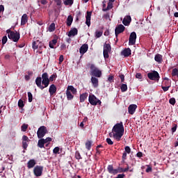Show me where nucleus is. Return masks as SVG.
<instances>
[{"label":"nucleus","mask_w":178,"mask_h":178,"mask_svg":"<svg viewBox=\"0 0 178 178\" xmlns=\"http://www.w3.org/2000/svg\"><path fill=\"white\" fill-rule=\"evenodd\" d=\"M120 90H121L122 92H126V91H127V85L122 83L120 87Z\"/></svg>","instance_id":"f704fd0d"},{"label":"nucleus","mask_w":178,"mask_h":178,"mask_svg":"<svg viewBox=\"0 0 178 178\" xmlns=\"http://www.w3.org/2000/svg\"><path fill=\"white\" fill-rule=\"evenodd\" d=\"M60 148L59 147H56L54 149H53V153H54L56 155L58 154H60L59 151H60Z\"/></svg>","instance_id":"a18cd8bd"},{"label":"nucleus","mask_w":178,"mask_h":178,"mask_svg":"<svg viewBox=\"0 0 178 178\" xmlns=\"http://www.w3.org/2000/svg\"><path fill=\"white\" fill-rule=\"evenodd\" d=\"M91 83L95 88H97L99 86L98 79H97L95 76L91 77Z\"/></svg>","instance_id":"4be33fe9"},{"label":"nucleus","mask_w":178,"mask_h":178,"mask_svg":"<svg viewBox=\"0 0 178 178\" xmlns=\"http://www.w3.org/2000/svg\"><path fill=\"white\" fill-rule=\"evenodd\" d=\"M111 44L105 43L104 45V51H107L108 52H111Z\"/></svg>","instance_id":"72a5a7b5"},{"label":"nucleus","mask_w":178,"mask_h":178,"mask_svg":"<svg viewBox=\"0 0 178 178\" xmlns=\"http://www.w3.org/2000/svg\"><path fill=\"white\" fill-rule=\"evenodd\" d=\"M102 34H103V32L102 31H97L95 32V38H99L100 37H102Z\"/></svg>","instance_id":"a19ab883"},{"label":"nucleus","mask_w":178,"mask_h":178,"mask_svg":"<svg viewBox=\"0 0 178 178\" xmlns=\"http://www.w3.org/2000/svg\"><path fill=\"white\" fill-rule=\"evenodd\" d=\"M38 47L41 48V45H40V41L37 40V41L33 42L32 48L33 49H38Z\"/></svg>","instance_id":"bb28decb"},{"label":"nucleus","mask_w":178,"mask_h":178,"mask_svg":"<svg viewBox=\"0 0 178 178\" xmlns=\"http://www.w3.org/2000/svg\"><path fill=\"white\" fill-rule=\"evenodd\" d=\"M50 95H54L56 92V86L54 84H51L49 89Z\"/></svg>","instance_id":"5701e85b"},{"label":"nucleus","mask_w":178,"mask_h":178,"mask_svg":"<svg viewBox=\"0 0 178 178\" xmlns=\"http://www.w3.org/2000/svg\"><path fill=\"white\" fill-rule=\"evenodd\" d=\"M162 90L166 92V91L169 90V88H170V86H161Z\"/></svg>","instance_id":"603ef678"},{"label":"nucleus","mask_w":178,"mask_h":178,"mask_svg":"<svg viewBox=\"0 0 178 178\" xmlns=\"http://www.w3.org/2000/svg\"><path fill=\"white\" fill-rule=\"evenodd\" d=\"M44 144H47V143H51L52 141V138H47L46 139H44Z\"/></svg>","instance_id":"13d9d810"},{"label":"nucleus","mask_w":178,"mask_h":178,"mask_svg":"<svg viewBox=\"0 0 178 178\" xmlns=\"http://www.w3.org/2000/svg\"><path fill=\"white\" fill-rule=\"evenodd\" d=\"M125 29H126V27H124L123 24H119L118 26L115 27V36L118 37L119 34H122V33H123V31H124Z\"/></svg>","instance_id":"f8f14e48"},{"label":"nucleus","mask_w":178,"mask_h":178,"mask_svg":"<svg viewBox=\"0 0 178 178\" xmlns=\"http://www.w3.org/2000/svg\"><path fill=\"white\" fill-rule=\"evenodd\" d=\"M48 129H47V127L41 126L38 128L37 131L38 138H42L45 136V134H47Z\"/></svg>","instance_id":"39448f33"},{"label":"nucleus","mask_w":178,"mask_h":178,"mask_svg":"<svg viewBox=\"0 0 178 178\" xmlns=\"http://www.w3.org/2000/svg\"><path fill=\"white\" fill-rule=\"evenodd\" d=\"M120 79H121V83H124V75L121 74L119 76Z\"/></svg>","instance_id":"052dcab7"},{"label":"nucleus","mask_w":178,"mask_h":178,"mask_svg":"<svg viewBox=\"0 0 178 178\" xmlns=\"http://www.w3.org/2000/svg\"><path fill=\"white\" fill-rule=\"evenodd\" d=\"M79 34V30L76 28L72 29L68 33V37H74Z\"/></svg>","instance_id":"6ab92c4d"},{"label":"nucleus","mask_w":178,"mask_h":178,"mask_svg":"<svg viewBox=\"0 0 178 178\" xmlns=\"http://www.w3.org/2000/svg\"><path fill=\"white\" fill-rule=\"evenodd\" d=\"M29 129V124H23L21 127L22 131H26Z\"/></svg>","instance_id":"58836bf2"},{"label":"nucleus","mask_w":178,"mask_h":178,"mask_svg":"<svg viewBox=\"0 0 178 178\" xmlns=\"http://www.w3.org/2000/svg\"><path fill=\"white\" fill-rule=\"evenodd\" d=\"M106 141L108 145H113V141H112V139L107 138Z\"/></svg>","instance_id":"09e8293b"},{"label":"nucleus","mask_w":178,"mask_h":178,"mask_svg":"<svg viewBox=\"0 0 178 178\" xmlns=\"http://www.w3.org/2000/svg\"><path fill=\"white\" fill-rule=\"evenodd\" d=\"M63 55H60V57H59V64H61L62 62H63Z\"/></svg>","instance_id":"680f3d73"},{"label":"nucleus","mask_w":178,"mask_h":178,"mask_svg":"<svg viewBox=\"0 0 178 178\" xmlns=\"http://www.w3.org/2000/svg\"><path fill=\"white\" fill-rule=\"evenodd\" d=\"M67 90L71 91L74 95H76L77 94V89L74 88L73 86H69L67 88Z\"/></svg>","instance_id":"393cba45"},{"label":"nucleus","mask_w":178,"mask_h":178,"mask_svg":"<svg viewBox=\"0 0 178 178\" xmlns=\"http://www.w3.org/2000/svg\"><path fill=\"white\" fill-rule=\"evenodd\" d=\"M169 102L171 105H175L176 104V99L175 98H170Z\"/></svg>","instance_id":"3c124183"},{"label":"nucleus","mask_w":178,"mask_h":178,"mask_svg":"<svg viewBox=\"0 0 178 178\" xmlns=\"http://www.w3.org/2000/svg\"><path fill=\"white\" fill-rule=\"evenodd\" d=\"M85 145H86V149H88V151H90V149H91V147L92 146V141L91 140L86 141Z\"/></svg>","instance_id":"2f4dec72"},{"label":"nucleus","mask_w":178,"mask_h":178,"mask_svg":"<svg viewBox=\"0 0 178 178\" xmlns=\"http://www.w3.org/2000/svg\"><path fill=\"white\" fill-rule=\"evenodd\" d=\"M176 76L178 77V70L177 68H174L172 72V76L175 77Z\"/></svg>","instance_id":"4c0bfd02"},{"label":"nucleus","mask_w":178,"mask_h":178,"mask_svg":"<svg viewBox=\"0 0 178 178\" xmlns=\"http://www.w3.org/2000/svg\"><path fill=\"white\" fill-rule=\"evenodd\" d=\"M35 165H37V162L35 161V160L31 159L27 163V168H28V169H33V168H34V166H35Z\"/></svg>","instance_id":"a211bd4d"},{"label":"nucleus","mask_w":178,"mask_h":178,"mask_svg":"<svg viewBox=\"0 0 178 178\" xmlns=\"http://www.w3.org/2000/svg\"><path fill=\"white\" fill-rule=\"evenodd\" d=\"M29 144H30V140L29 136L24 135L22 136V148L24 149H27V147H29Z\"/></svg>","instance_id":"9d476101"},{"label":"nucleus","mask_w":178,"mask_h":178,"mask_svg":"<svg viewBox=\"0 0 178 178\" xmlns=\"http://www.w3.org/2000/svg\"><path fill=\"white\" fill-rule=\"evenodd\" d=\"M136 79H143V75H141V73H136Z\"/></svg>","instance_id":"bf43d9fd"},{"label":"nucleus","mask_w":178,"mask_h":178,"mask_svg":"<svg viewBox=\"0 0 178 178\" xmlns=\"http://www.w3.org/2000/svg\"><path fill=\"white\" fill-rule=\"evenodd\" d=\"M88 101L90 105H93L94 106H95V105H101V104H102V102H101V100L98 99L97 97H95V95H89Z\"/></svg>","instance_id":"0eeeda50"},{"label":"nucleus","mask_w":178,"mask_h":178,"mask_svg":"<svg viewBox=\"0 0 178 178\" xmlns=\"http://www.w3.org/2000/svg\"><path fill=\"white\" fill-rule=\"evenodd\" d=\"M75 158L76 159H83V158L81 157V155L80 154V152H75Z\"/></svg>","instance_id":"c03bdc74"},{"label":"nucleus","mask_w":178,"mask_h":178,"mask_svg":"<svg viewBox=\"0 0 178 178\" xmlns=\"http://www.w3.org/2000/svg\"><path fill=\"white\" fill-rule=\"evenodd\" d=\"M64 3L65 5H72L73 3V0H65Z\"/></svg>","instance_id":"8fccbe9b"},{"label":"nucleus","mask_w":178,"mask_h":178,"mask_svg":"<svg viewBox=\"0 0 178 178\" xmlns=\"http://www.w3.org/2000/svg\"><path fill=\"white\" fill-rule=\"evenodd\" d=\"M66 95L68 101H72V99L74 98V96L72 95V92H70V90H66Z\"/></svg>","instance_id":"c756f323"},{"label":"nucleus","mask_w":178,"mask_h":178,"mask_svg":"<svg viewBox=\"0 0 178 178\" xmlns=\"http://www.w3.org/2000/svg\"><path fill=\"white\" fill-rule=\"evenodd\" d=\"M91 15L92 13L90 11L87 12L86 16V24L88 25V27H90L91 26Z\"/></svg>","instance_id":"4468645a"},{"label":"nucleus","mask_w":178,"mask_h":178,"mask_svg":"<svg viewBox=\"0 0 178 178\" xmlns=\"http://www.w3.org/2000/svg\"><path fill=\"white\" fill-rule=\"evenodd\" d=\"M131 22V17L130 15H127L122 20L124 26H129Z\"/></svg>","instance_id":"dca6fc26"},{"label":"nucleus","mask_w":178,"mask_h":178,"mask_svg":"<svg viewBox=\"0 0 178 178\" xmlns=\"http://www.w3.org/2000/svg\"><path fill=\"white\" fill-rule=\"evenodd\" d=\"M87 97H88V93L87 92L81 94L79 96L80 102H84L87 99Z\"/></svg>","instance_id":"b1692460"},{"label":"nucleus","mask_w":178,"mask_h":178,"mask_svg":"<svg viewBox=\"0 0 178 178\" xmlns=\"http://www.w3.org/2000/svg\"><path fill=\"white\" fill-rule=\"evenodd\" d=\"M44 145H45L44 138H40V140L38 141V147L39 148H45V147Z\"/></svg>","instance_id":"a878e982"},{"label":"nucleus","mask_w":178,"mask_h":178,"mask_svg":"<svg viewBox=\"0 0 178 178\" xmlns=\"http://www.w3.org/2000/svg\"><path fill=\"white\" fill-rule=\"evenodd\" d=\"M57 6H60L62 5V0H54Z\"/></svg>","instance_id":"4d7b16f0"},{"label":"nucleus","mask_w":178,"mask_h":178,"mask_svg":"<svg viewBox=\"0 0 178 178\" xmlns=\"http://www.w3.org/2000/svg\"><path fill=\"white\" fill-rule=\"evenodd\" d=\"M1 42H2L3 45H5V44H6V42H8V37L6 35L3 37V38L1 40Z\"/></svg>","instance_id":"de8ad7c7"},{"label":"nucleus","mask_w":178,"mask_h":178,"mask_svg":"<svg viewBox=\"0 0 178 178\" xmlns=\"http://www.w3.org/2000/svg\"><path fill=\"white\" fill-rule=\"evenodd\" d=\"M87 51H88V44H83L79 49V52L81 55H84Z\"/></svg>","instance_id":"f3484780"},{"label":"nucleus","mask_w":178,"mask_h":178,"mask_svg":"<svg viewBox=\"0 0 178 178\" xmlns=\"http://www.w3.org/2000/svg\"><path fill=\"white\" fill-rule=\"evenodd\" d=\"M29 102H33V94L31 92H28Z\"/></svg>","instance_id":"37998d69"},{"label":"nucleus","mask_w":178,"mask_h":178,"mask_svg":"<svg viewBox=\"0 0 178 178\" xmlns=\"http://www.w3.org/2000/svg\"><path fill=\"white\" fill-rule=\"evenodd\" d=\"M103 17H104V19H106V20H108V19L111 20V15H109L108 13H107L106 14H104Z\"/></svg>","instance_id":"864d4df0"},{"label":"nucleus","mask_w":178,"mask_h":178,"mask_svg":"<svg viewBox=\"0 0 178 178\" xmlns=\"http://www.w3.org/2000/svg\"><path fill=\"white\" fill-rule=\"evenodd\" d=\"M58 42V40L56 39H54L52 40L51 42H49V47L51 48V49H54V45H56V43Z\"/></svg>","instance_id":"473e14b6"},{"label":"nucleus","mask_w":178,"mask_h":178,"mask_svg":"<svg viewBox=\"0 0 178 178\" xmlns=\"http://www.w3.org/2000/svg\"><path fill=\"white\" fill-rule=\"evenodd\" d=\"M56 77H58V75L56 74V73H54L50 76V77L49 78V81H54V80L56 79Z\"/></svg>","instance_id":"c9c22d12"},{"label":"nucleus","mask_w":178,"mask_h":178,"mask_svg":"<svg viewBox=\"0 0 178 178\" xmlns=\"http://www.w3.org/2000/svg\"><path fill=\"white\" fill-rule=\"evenodd\" d=\"M113 138L116 141H120L122 137L124 134V127L123 126V122H120V123L115 124L113 129Z\"/></svg>","instance_id":"f257e3e1"},{"label":"nucleus","mask_w":178,"mask_h":178,"mask_svg":"<svg viewBox=\"0 0 178 178\" xmlns=\"http://www.w3.org/2000/svg\"><path fill=\"white\" fill-rule=\"evenodd\" d=\"M124 152H126L127 154H130V152H131V149L130 148V147L126 146L124 147Z\"/></svg>","instance_id":"49530a36"},{"label":"nucleus","mask_w":178,"mask_h":178,"mask_svg":"<svg viewBox=\"0 0 178 178\" xmlns=\"http://www.w3.org/2000/svg\"><path fill=\"white\" fill-rule=\"evenodd\" d=\"M9 40H12L14 42H17L20 40V33L17 31H13L10 29L6 31Z\"/></svg>","instance_id":"f03ea898"},{"label":"nucleus","mask_w":178,"mask_h":178,"mask_svg":"<svg viewBox=\"0 0 178 178\" xmlns=\"http://www.w3.org/2000/svg\"><path fill=\"white\" fill-rule=\"evenodd\" d=\"M109 52L110 51H108L106 50L103 51V55H104V58L105 59H108V58H109Z\"/></svg>","instance_id":"ea45409f"},{"label":"nucleus","mask_w":178,"mask_h":178,"mask_svg":"<svg viewBox=\"0 0 178 178\" xmlns=\"http://www.w3.org/2000/svg\"><path fill=\"white\" fill-rule=\"evenodd\" d=\"M42 83V79L41 78V76H38L35 79V84L39 88H40V90H44L45 87L41 85Z\"/></svg>","instance_id":"ddd939ff"},{"label":"nucleus","mask_w":178,"mask_h":178,"mask_svg":"<svg viewBox=\"0 0 178 178\" xmlns=\"http://www.w3.org/2000/svg\"><path fill=\"white\" fill-rule=\"evenodd\" d=\"M147 77L149 79V80H152L153 81H159V79H161L159 73H158L156 71L149 72L147 74Z\"/></svg>","instance_id":"423d86ee"},{"label":"nucleus","mask_w":178,"mask_h":178,"mask_svg":"<svg viewBox=\"0 0 178 178\" xmlns=\"http://www.w3.org/2000/svg\"><path fill=\"white\" fill-rule=\"evenodd\" d=\"M42 84L44 86V88H47V87H48V86H49V78L48 76V73L47 72H44L42 74Z\"/></svg>","instance_id":"1a4fd4ad"},{"label":"nucleus","mask_w":178,"mask_h":178,"mask_svg":"<svg viewBox=\"0 0 178 178\" xmlns=\"http://www.w3.org/2000/svg\"><path fill=\"white\" fill-rule=\"evenodd\" d=\"M136 40H137V34L136 32L131 33L129 39V44L134 45L136 44Z\"/></svg>","instance_id":"9b49d317"},{"label":"nucleus","mask_w":178,"mask_h":178,"mask_svg":"<svg viewBox=\"0 0 178 178\" xmlns=\"http://www.w3.org/2000/svg\"><path fill=\"white\" fill-rule=\"evenodd\" d=\"M44 170V167L42 165H36L33 168V175L36 177H40L42 176V172Z\"/></svg>","instance_id":"6e6552de"},{"label":"nucleus","mask_w":178,"mask_h":178,"mask_svg":"<svg viewBox=\"0 0 178 178\" xmlns=\"http://www.w3.org/2000/svg\"><path fill=\"white\" fill-rule=\"evenodd\" d=\"M121 54L122 55H123V56L127 58L128 56H130V55H131V49H130V48H127L124 49Z\"/></svg>","instance_id":"412c9836"},{"label":"nucleus","mask_w":178,"mask_h":178,"mask_svg":"<svg viewBox=\"0 0 178 178\" xmlns=\"http://www.w3.org/2000/svg\"><path fill=\"white\" fill-rule=\"evenodd\" d=\"M18 106H19V108H24V102H23V100L19 99L18 101Z\"/></svg>","instance_id":"79ce46f5"},{"label":"nucleus","mask_w":178,"mask_h":178,"mask_svg":"<svg viewBox=\"0 0 178 178\" xmlns=\"http://www.w3.org/2000/svg\"><path fill=\"white\" fill-rule=\"evenodd\" d=\"M125 176L124 174H119L115 178H124Z\"/></svg>","instance_id":"e2e57ef3"},{"label":"nucleus","mask_w":178,"mask_h":178,"mask_svg":"<svg viewBox=\"0 0 178 178\" xmlns=\"http://www.w3.org/2000/svg\"><path fill=\"white\" fill-rule=\"evenodd\" d=\"M122 161H126L127 158V153L124 152V153L122 154Z\"/></svg>","instance_id":"6e6d98bb"},{"label":"nucleus","mask_w":178,"mask_h":178,"mask_svg":"<svg viewBox=\"0 0 178 178\" xmlns=\"http://www.w3.org/2000/svg\"><path fill=\"white\" fill-rule=\"evenodd\" d=\"M49 31L52 33V31H55V23H51L49 26Z\"/></svg>","instance_id":"e433bc0d"},{"label":"nucleus","mask_w":178,"mask_h":178,"mask_svg":"<svg viewBox=\"0 0 178 178\" xmlns=\"http://www.w3.org/2000/svg\"><path fill=\"white\" fill-rule=\"evenodd\" d=\"M108 80L110 83H112V81H113V76H110Z\"/></svg>","instance_id":"774afa93"},{"label":"nucleus","mask_w":178,"mask_h":178,"mask_svg":"<svg viewBox=\"0 0 178 178\" xmlns=\"http://www.w3.org/2000/svg\"><path fill=\"white\" fill-rule=\"evenodd\" d=\"M107 170L111 175H118V173H124L123 168L118 167L117 169H113V165H108L107 167Z\"/></svg>","instance_id":"20e7f679"},{"label":"nucleus","mask_w":178,"mask_h":178,"mask_svg":"<svg viewBox=\"0 0 178 178\" xmlns=\"http://www.w3.org/2000/svg\"><path fill=\"white\" fill-rule=\"evenodd\" d=\"M40 3H42V5H47L48 1L47 0H40Z\"/></svg>","instance_id":"69168bd1"},{"label":"nucleus","mask_w":178,"mask_h":178,"mask_svg":"<svg viewBox=\"0 0 178 178\" xmlns=\"http://www.w3.org/2000/svg\"><path fill=\"white\" fill-rule=\"evenodd\" d=\"M136 156H137L138 158H142V156H143V152H138V153L136 154Z\"/></svg>","instance_id":"0e129e2a"},{"label":"nucleus","mask_w":178,"mask_h":178,"mask_svg":"<svg viewBox=\"0 0 178 178\" xmlns=\"http://www.w3.org/2000/svg\"><path fill=\"white\" fill-rule=\"evenodd\" d=\"M60 49H61V51H63V49H66V44H62L60 45Z\"/></svg>","instance_id":"338daca9"},{"label":"nucleus","mask_w":178,"mask_h":178,"mask_svg":"<svg viewBox=\"0 0 178 178\" xmlns=\"http://www.w3.org/2000/svg\"><path fill=\"white\" fill-rule=\"evenodd\" d=\"M173 126L174 127L171 129L172 134L175 133L176 130H177V124H174Z\"/></svg>","instance_id":"5fc2aeb1"},{"label":"nucleus","mask_w":178,"mask_h":178,"mask_svg":"<svg viewBox=\"0 0 178 178\" xmlns=\"http://www.w3.org/2000/svg\"><path fill=\"white\" fill-rule=\"evenodd\" d=\"M27 22H29V15L24 14L21 18V26H24Z\"/></svg>","instance_id":"aec40b11"},{"label":"nucleus","mask_w":178,"mask_h":178,"mask_svg":"<svg viewBox=\"0 0 178 178\" xmlns=\"http://www.w3.org/2000/svg\"><path fill=\"white\" fill-rule=\"evenodd\" d=\"M162 55L161 54H156L154 57V60L158 62V63H162Z\"/></svg>","instance_id":"7c9ffc66"},{"label":"nucleus","mask_w":178,"mask_h":178,"mask_svg":"<svg viewBox=\"0 0 178 178\" xmlns=\"http://www.w3.org/2000/svg\"><path fill=\"white\" fill-rule=\"evenodd\" d=\"M72 23H73V17L72 15H69L67 18V26L68 27H70Z\"/></svg>","instance_id":"c85d7f7f"},{"label":"nucleus","mask_w":178,"mask_h":178,"mask_svg":"<svg viewBox=\"0 0 178 178\" xmlns=\"http://www.w3.org/2000/svg\"><path fill=\"white\" fill-rule=\"evenodd\" d=\"M90 76L94 77H101L102 76V72L98 69L94 64H91L90 67Z\"/></svg>","instance_id":"7ed1b4c3"},{"label":"nucleus","mask_w":178,"mask_h":178,"mask_svg":"<svg viewBox=\"0 0 178 178\" xmlns=\"http://www.w3.org/2000/svg\"><path fill=\"white\" fill-rule=\"evenodd\" d=\"M113 8V2L109 1L107 4V7L106 8H103V12H106L107 10H111Z\"/></svg>","instance_id":"cd10ccee"},{"label":"nucleus","mask_w":178,"mask_h":178,"mask_svg":"<svg viewBox=\"0 0 178 178\" xmlns=\"http://www.w3.org/2000/svg\"><path fill=\"white\" fill-rule=\"evenodd\" d=\"M137 109V105L136 104H131L128 107V112L129 115H134V112Z\"/></svg>","instance_id":"2eb2a0df"}]
</instances>
